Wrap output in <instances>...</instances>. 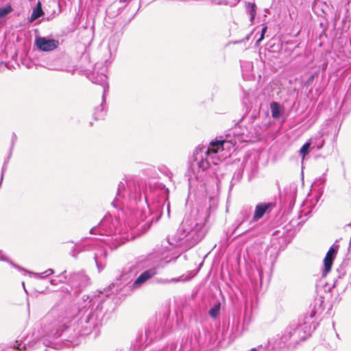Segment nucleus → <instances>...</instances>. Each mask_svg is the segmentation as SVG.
<instances>
[{"label":"nucleus","instance_id":"72a5a7b5","mask_svg":"<svg viewBox=\"0 0 351 351\" xmlns=\"http://www.w3.org/2000/svg\"><path fill=\"white\" fill-rule=\"evenodd\" d=\"M264 37H265V34L261 33L260 38L256 41V44H258L261 40H263Z\"/></svg>","mask_w":351,"mask_h":351},{"label":"nucleus","instance_id":"423d86ee","mask_svg":"<svg viewBox=\"0 0 351 351\" xmlns=\"http://www.w3.org/2000/svg\"><path fill=\"white\" fill-rule=\"evenodd\" d=\"M165 318L154 319L149 321L145 332H141L132 345L134 351H140L151 343L154 340L160 339L164 332Z\"/></svg>","mask_w":351,"mask_h":351},{"label":"nucleus","instance_id":"f8f14e48","mask_svg":"<svg viewBox=\"0 0 351 351\" xmlns=\"http://www.w3.org/2000/svg\"><path fill=\"white\" fill-rule=\"evenodd\" d=\"M252 214V208L249 206H245L240 210L237 219L233 224L234 226L232 234H235L242 224L247 221Z\"/></svg>","mask_w":351,"mask_h":351},{"label":"nucleus","instance_id":"4c0bfd02","mask_svg":"<svg viewBox=\"0 0 351 351\" xmlns=\"http://www.w3.org/2000/svg\"><path fill=\"white\" fill-rule=\"evenodd\" d=\"M314 315H315L314 312H312L311 314V317L312 318L314 316Z\"/></svg>","mask_w":351,"mask_h":351},{"label":"nucleus","instance_id":"9d476101","mask_svg":"<svg viewBox=\"0 0 351 351\" xmlns=\"http://www.w3.org/2000/svg\"><path fill=\"white\" fill-rule=\"evenodd\" d=\"M339 248V245L338 244V241L337 240L330 247L324 259V269L323 271V275H326V274L330 271L333 260L337 254Z\"/></svg>","mask_w":351,"mask_h":351},{"label":"nucleus","instance_id":"a211bd4d","mask_svg":"<svg viewBox=\"0 0 351 351\" xmlns=\"http://www.w3.org/2000/svg\"><path fill=\"white\" fill-rule=\"evenodd\" d=\"M245 11L250 16V22L253 23L256 14V5L255 3H245Z\"/></svg>","mask_w":351,"mask_h":351},{"label":"nucleus","instance_id":"6ab92c4d","mask_svg":"<svg viewBox=\"0 0 351 351\" xmlns=\"http://www.w3.org/2000/svg\"><path fill=\"white\" fill-rule=\"evenodd\" d=\"M242 75L243 77L249 79L251 75V72L253 69V64L252 62H244L241 65Z\"/></svg>","mask_w":351,"mask_h":351},{"label":"nucleus","instance_id":"f257e3e1","mask_svg":"<svg viewBox=\"0 0 351 351\" xmlns=\"http://www.w3.org/2000/svg\"><path fill=\"white\" fill-rule=\"evenodd\" d=\"M145 184L137 178L127 177L119 182L114 199L111 204L117 209L126 213L127 219L125 224H121L117 219H113L111 215H106L98 224L90 230V234H99L105 237L104 239L95 240V245L98 247L94 254V260L99 272L101 271L106 265L107 251L100 245L104 243L110 249H116L126 241L134 238L132 230L137 228L138 230L149 229L153 222L154 217L152 212H155L160 217L166 210L167 216L170 215V203L167 195H163L152 204L147 202L145 194Z\"/></svg>","mask_w":351,"mask_h":351},{"label":"nucleus","instance_id":"bb28decb","mask_svg":"<svg viewBox=\"0 0 351 351\" xmlns=\"http://www.w3.org/2000/svg\"><path fill=\"white\" fill-rule=\"evenodd\" d=\"M54 273L53 269H48L43 273H33L35 278H44L46 276L52 275Z\"/></svg>","mask_w":351,"mask_h":351},{"label":"nucleus","instance_id":"412c9836","mask_svg":"<svg viewBox=\"0 0 351 351\" xmlns=\"http://www.w3.org/2000/svg\"><path fill=\"white\" fill-rule=\"evenodd\" d=\"M104 104H106V101L103 102L102 101L101 105L95 108L93 116L96 120L104 119L106 114V111L104 106Z\"/></svg>","mask_w":351,"mask_h":351},{"label":"nucleus","instance_id":"aec40b11","mask_svg":"<svg viewBox=\"0 0 351 351\" xmlns=\"http://www.w3.org/2000/svg\"><path fill=\"white\" fill-rule=\"evenodd\" d=\"M44 14V12L42 8V5L40 2H38L36 8H34L31 17H30V21L32 22L37 19L40 18L41 16Z\"/></svg>","mask_w":351,"mask_h":351},{"label":"nucleus","instance_id":"c9c22d12","mask_svg":"<svg viewBox=\"0 0 351 351\" xmlns=\"http://www.w3.org/2000/svg\"><path fill=\"white\" fill-rule=\"evenodd\" d=\"M267 29V27L266 25H263L262 27L261 33L265 34Z\"/></svg>","mask_w":351,"mask_h":351},{"label":"nucleus","instance_id":"20e7f679","mask_svg":"<svg viewBox=\"0 0 351 351\" xmlns=\"http://www.w3.org/2000/svg\"><path fill=\"white\" fill-rule=\"evenodd\" d=\"M230 141L227 140H218L211 141L209 146L197 147L193 152L192 159L189 167V180L193 178L201 180L205 171L210 167V160L213 155L224 149V145Z\"/></svg>","mask_w":351,"mask_h":351},{"label":"nucleus","instance_id":"1a4fd4ad","mask_svg":"<svg viewBox=\"0 0 351 351\" xmlns=\"http://www.w3.org/2000/svg\"><path fill=\"white\" fill-rule=\"evenodd\" d=\"M275 206L276 204L274 202H262L258 204L255 207V210L250 221V224L256 222L265 214L269 213Z\"/></svg>","mask_w":351,"mask_h":351},{"label":"nucleus","instance_id":"393cba45","mask_svg":"<svg viewBox=\"0 0 351 351\" xmlns=\"http://www.w3.org/2000/svg\"><path fill=\"white\" fill-rule=\"evenodd\" d=\"M182 280V276L178 278H173L171 279L159 278L156 280V282L162 285H167L169 283H176Z\"/></svg>","mask_w":351,"mask_h":351},{"label":"nucleus","instance_id":"2f4dec72","mask_svg":"<svg viewBox=\"0 0 351 351\" xmlns=\"http://www.w3.org/2000/svg\"><path fill=\"white\" fill-rule=\"evenodd\" d=\"M79 252H80V251L77 249V247H74L71 252V255L74 258H77Z\"/></svg>","mask_w":351,"mask_h":351},{"label":"nucleus","instance_id":"5701e85b","mask_svg":"<svg viewBox=\"0 0 351 351\" xmlns=\"http://www.w3.org/2000/svg\"><path fill=\"white\" fill-rule=\"evenodd\" d=\"M56 279H51L50 283L52 285H57L59 283H64L67 280L66 271H64L58 275Z\"/></svg>","mask_w":351,"mask_h":351},{"label":"nucleus","instance_id":"dca6fc26","mask_svg":"<svg viewBox=\"0 0 351 351\" xmlns=\"http://www.w3.org/2000/svg\"><path fill=\"white\" fill-rule=\"evenodd\" d=\"M270 110L271 112V117L274 119L280 118L283 112V108L276 101H272L270 104Z\"/></svg>","mask_w":351,"mask_h":351},{"label":"nucleus","instance_id":"b1692460","mask_svg":"<svg viewBox=\"0 0 351 351\" xmlns=\"http://www.w3.org/2000/svg\"><path fill=\"white\" fill-rule=\"evenodd\" d=\"M0 261H4V262H7L9 264H10L12 267L18 269L19 270H23V271H25V269H23L22 267H21L19 265L14 263L11 260H10L4 254L3 252L0 250Z\"/></svg>","mask_w":351,"mask_h":351},{"label":"nucleus","instance_id":"f3484780","mask_svg":"<svg viewBox=\"0 0 351 351\" xmlns=\"http://www.w3.org/2000/svg\"><path fill=\"white\" fill-rule=\"evenodd\" d=\"M243 170H244V165L242 163L241 165V167L239 169H237L233 174V176H232L231 182H230V189H232L234 185L237 184L238 182H240V180H241V178L243 177Z\"/></svg>","mask_w":351,"mask_h":351},{"label":"nucleus","instance_id":"0eeeda50","mask_svg":"<svg viewBox=\"0 0 351 351\" xmlns=\"http://www.w3.org/2000/svg\"><path fill=\"white\" fill-rule=\"evenodd\" d=\"M68 282L75 292H78L89 285V278L84 271L73 272L70 274Z\"/></svg>","mask_w":351,"mask_h":351},{"label":"nucleus","instance_id":"473e14b6","mask_svg":"<svg viewBox=\"0 0 351 351\" xmlns=\"http://www.w3.org/2000/svg\"><path fill=\"white\" fill-rule=\"evenodd\" d=\"M311 213V210H308V211H304V210H302L300 213V215H299V218H302V215L304 214V216H307L308 214Z\"/></svg>","mask_w":351,"mask_h":351},{"label":"nucleus","instance_id":"c756f323","mask_svg":"<svg viewBox=\"0 0 351 351\" xmlns=\"http://www.w3.org/2000/svg\"><path fill=\"white\" fill-rule=\"evenodd\" d=\"M249 351H269L268 350V344L266 346H263L262 345L258 346L256 348H253Z\"/></svg>","mask_w":351,"mask_h":351},{"label":"nucleus","instance_id":"7c9ffc66","mask_svg":"<svg viewBox=\"0 0 351 351\" xmlns=\"http://www.w3.org/2000/svg\"><path fill=\"white\" fill-rule=\"evenodd\" d=\"M16 139H17V136H16V134L15 133H12V144H11V146H10V152H12V150L14 149V145L15 142L16 141Z\"/></svg>","mask_w":351,"mask_h":351},{"label":"nucleus","instance_id":"9b49d317","mask_svg":"<svg viewBox=\"0 0 351 351\" xmlns=\"http://www.w3.org/2000/svg\"><path fill=\"white\" fill-rule=\"evenodd\" d=\"M37 47L43 51H50L56 49L59 46V41L46 37H38L35 41Z\"/></svg>","mask_w":351,"mask_h":351},{"label":"nucleus","instance_id":"f03ea898","mask_svg":"<svg viewBox=\"0 0 351 351\" xmlns=\"http://www.w3.org/2000/svg\"><path fill=\"white\" fill-rule=\"evenodd\" d=\"M209 215V208L206 206L191 210L185 215L177 232L168 237L169 244L186 250L197 245L208 231L206 222Z\"/></svg>","mask_w":351,"mask_h":351},{"label":"nucleus","instance_id":"4468645a","mask_svg":"<svg viewBox=\"0 0 351 351\" xmlns=\"http://www.w3.org/2000/svg\"><path fill=\"white\" fill-rule=\"evenodd\" d=\"M119 37L117 35H112L108 42V50L110 53V57L112 58L115 56L119 45Z\"/></svg>","mask_w":351,"mask_h":351},{"label":"nucleus","instance_id":"cd10ccee","mask_svg":"<svg viewBox=\"0 0 351 351\" xmlns=\"http://www.w3.org/2000/svg\"><path fill=\"white\" fill-rule=\"evenodd\" d=\"M12 10V8L10 5H8L5 7L0 8V18H2L9 13H10Z\"/></svg>","mask_w":351,"mask_h":351},{"label":"nucleus","instance_id":"e433bc0d","mask_svg":"<svg viewBox=\"0 0 351 351\" xmlns=\"http://www.w3.org/2000/svg\"><path fill=\"white\" fill-rule=\"evenodd\" d=\"M247 231V230H245V231H243V232H241V233H239L238 234H237V237H239V236H240V235H241V234H244V233H245V232H246Z\"/></svg>","mask_w":351,"mask_h":351},{"label":"nucleus","instance_id":"f704fd0d","mask_svg":"<svg viewBox=\"0 0 351 351\" xmlns=\"http://www.w3.org/2000/svg\"><path fill=\"white\" fill-rule=\"evenodd\" d=\"M264 37H265V34L261 33L260 38L256 41V44H258L261 40H263Z\"/></svg>","mask_w":351,"mask_h":351},{"label":"nucleus","instance_id":"ddd939ff","mask_svg":"<svg viewBox=\"0 0 351 351\" xmlns=\"http://www.w3.org/2000/svg\"><path fill=\"white\" fill-rule=\"evenodd\" d=\"M107 75L104 73H95V72L92 73L90 79L93 83L99 84L103 88V102H105V95L106 93L108 91V84L107 82Z\"/></svg>","mask_w":351,"mask_h":351},{"label":"nucleus","instance_id":"ea45409f","mask_svg":"<svg viewBox=\"0 0 351 351\" xmlns=\"http://www.w3.org/2000/svg\"><path fill=\"white\" fill-rule=\"evenodd\" d=\"M259 276H260V278H261L262 274L261 273L259 274Z\"/></svg>","mask_w":351,"mask_h":351},{"label":"nucleus","instance_id":"4be33fe9","mask_svg":"<svg viewBox=\"0 0 351 351\" xmlns=\"http://www.w3.org/2000/svg\"><path fill=\"white\" fill-rule=\"evenodd\" d=\"M220 309L221 302L219 301H217L209 310L208 314L212 318L215 319L219 315Z\"/></svg>","mask_w":351,"mask_h":351},{"label":"nucleus","instance_id":"c85d7f7f","mask_svg":"<svg viewBox=\"0 0 351 351\" xmlns=\"http://www.w3.org/2000/svg\"><path fill=\"white\" fill-rule=\"evenodd\" d=\"M159 171L160 172H161L162 173H163L164 175H165L166 176L169 177V178H171L172 176V173L171 172V171L167 169L166 167L163 166V167H160L159 169Z\"/></svg>","mask_w":351,"mask_h":351},{"label":"nucleus","instance_id":"a878e982","mask_svg":"<svg viewBox=\"0 0 351 351\" xmlns=\"http://www.w3.org/2000/svg\"><path fill=\"white\" fill-rule=\"evenodd\" d=\"M311 147L310 143L307 141L300 148V155L304 158L309 153V149Z\"/></svg>","mask_w":351,"mask_h":351},{"label":"nucleus","instance_id":"7ed1b4c3","mask_svg":"<svg viewBox=\"0 0 351 351\" xmlns=\"http://www.w3.org/2000/svg\"><path fill=\"white\" fill-rule=\"evenodd\" d=\"M314 330L315 326L307 322L300 324H291L280 333L268 339V350L287 351L293 349L306 340Z\"/></svg>","mask_w":351,"mask_h":351},{"label":"nucleus","instance_id":"6e6552de","mask_svg":"<svg viewBox=\"0 0 351 351\" xmlns=\"http://www.w3.org/2000/svg\"><path fill=\"white\" fill-rule=\"evenodd\" d=\"M38 345L40 347L42 351H45V346L41 345L39 342H30V338L26 337L20 340H16L12 345V346L1 347L0 351H21V350H25L28 351H32V348L34 346Z\"/></svg>","mask_w":351,"mask_h":351},{"label":"nucleus","instance_id":"58836bf2","mask_svg":"<svg viewBox=\"0 0 351 351\" xmlns=\"http://www.w3.org/2000/svg\"><path fill=\"white\" fill-rule=\"evenodd\" d=\"M87 239H88V238H87V237H85V238L84 239V241H86V240H87Z\"/></svg>","mask_w":351,"mask_h":351},{"label":"nucleus","instance_id":"39448f33","mask_svg":"<svg viewBox=\"0 0 351 351\" xmlns=\"http://www.w3.org/2000/svg\"><path fill=\"white\" fill-rule=\"evenodd\" d=\"M159 258L156 253H151L138 257L129 267V273L136 275L142 273L134 281L131 287L132 289L140 288L148 280L152 278L158 273L156 265L159 262Z\"/></svg>","mask_w":351,"mask_h":351},{"label":"nucleus","instance_id":"2eb2a0df","mask_svg":"<svg viewBox=\"0 0 351 351\" xmlns=\"http://www.w3.org/2000/svg\"><path fill=\"white\" fill-rule=\"evenodd\" d=\"M308 141L310 143L312 149H316L317 150L322 149L324 145V139L323 138V135L321 133L316 134Z\"/></svg>","mask_w":351,"mask_h":351}]
</instances>
